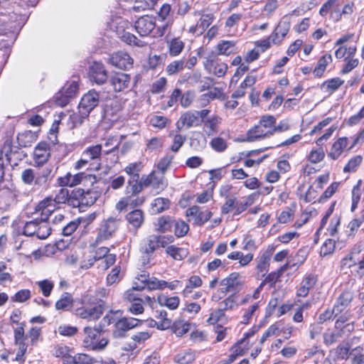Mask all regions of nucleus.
Listing matches in <instances>:
<instances>
[{
	"instance_id": "obj_1",
	"label": "nucleus",
	"mask_w": 364,
	"mask_h": 364,
	"mask_svg": "<svg viewBox=\"0 0 364 364\" xmlns=\"http://www.w3.org/2000/svg\"><path fill=\"white\" fill-rule=\"evenodd\" d=\"M96 175L85 171H80L75 174L67 172L65 175L58 176L55 181V185L60 188L53 197V201L58 209L61 205H67L74 208L73 189L70 191L68 187L74 188L79 185L86 186V182L95 183Z\"/></svg>"
},
{
	"instance_id": "obj_2",
	"label": "nucleus",
	"mask_w": 364,
	"mask_h": 364,
	"mask_svg": "<svg viewBox=\"0 0 364 364\" xmlns=\"http://www.w3.org/2000/svg\"><path fill=\"white\" fill-rule=\"evenodd\" d=\"M74 315L87 321H97L105 310V301L89 294L76 298Z\"/></svg>"
},
{
	"instance_id": "obj_3",
	"label": "nucleus",
	"mask_w": 364,
	"mask_h": 364,
	"mask_svg": "<svg viewBox=\"0 0 364 364\" xmlns=\"http://www.w3.org/2000/svg\"><path fill=\"white\" fill-rule=\"evenodd\" d=\"M122 314L119 310H110L102 318L107 326H112V336L114 338H125L129 331L140 327L144 323V320L122 316Z\"/></svg>"
},
{
	"instance_id": "obj_4",
	"label": "nucleus",
	"mask_w": 364,
	"mask_h": 364,
	"mask_svg": "<svg viewBox=\"0 0 364 364\" xmlns=\"http://www.w3.org/2000/svg\"><path fill=\"white\" fill-rule=\"evenodd\" d=\"M291 28V21L287 16H284L267 37L255 43L261 53L269 50L272 46H280L284 41Z\"/></svg>"
},
{
	"instance_id": "obj_5",
	"label": "nucleus",
	"mask_w": 364,
	"mask_h": 364,
	"mask_svg": "<svg viewBox=\"0 0 364 364\" xmlns=\"http://www.w3.org/2000/svg\"><path fill=\"white\" fill-rule=\"evenodd\" d=\"M100 178L96 176V181L95 183L86 182L90 184V188H73V200L74 208H87L93 205L100 198L102 191L97 186Z\"/></svg>"
},
{
	"instance_id": "obj_6",
	"label": "nucleus",
	"mask_w": 364,
	"mask_h": 364,
	"mask_svg": "<svg viewBox=\"0 0 364 364\" xmlns=\"http://www.w3.org/2000/svg\"><path fill=\"white\" fill-rule=\"evenodd\" d=\"M82 347L87 350L102 351L109 343V340L102 335L100 326H86L82 328Z\"/></svg>"
},
{
	"instance_id": "obj_7",
	"label": "nucleus",
	"mask_w": 364,
	"mask_h": 364,
	"mask_svg": "<svg viewBox=\"0 0 364 364\" xmlns=\"http://www.w3.org/2000/svg\"><path fill=\"white\" fill-rule=\"evenodd\" d=\"M257 200V193H250L242 198V200L236 196H232L225 200L220 207V213L223 215L231 214L236 217L250 208Z\"/></svg>"
},
{
	"instance_id": "obj_8",
	"label": "nucleus",
	"mask_w": 364,
	"mask_h": 364,
	"mask_svg": "<svg viewBox=\"0 0 364 364\" xmlns=\"http://www.w3.org/2000/svg\"><path fill=\"white\" fill-rule=\"evenodd\" d=\"M104 154L101 144H92L87 146L82 152L80 158L75 163V170H80L87 166H91L95 171L102 168V156Z\"/></svg>"
},
{
	"instance_id": "obj_9",
	"label": "nucleus",
	"mask_w": 364,
	"mask_h": 364,
	"mask_svg": "<svg viewBox=\"0 0 364 364\" xmlns=\"http://www.w3.org/2000/svg\"><path fill=\"white\" fill-rule=\"evenodd\" d=\"M272 115H263L257 124L250 128L243 141L253 142L272 136Z\"/></svg>"
},
{
	"instance_id": "obj_10",
	"label": "nucleus",
	"mask_w": 364,
	"mask_h": 364,
	"mask_svg": "<svg viewBox=\"0 0 364 364\" xmlns=\"http://www.w3.org/2000/svg\"><path fill=\"white\" fill-rule=\"evenodd\" d=\"M210 109L200 110H188L182 113L176 125L178 129L198 127L202 125L203 118L210 113Z\"/></svg>"
},
{
	"instance_id": "obj_11",
	"label": "nucleus",
	"mask_w": 364,
	"mask_h": 364,
	"mask_svg": "<svg viewBox=\"0 0 364 364\" xmlns=\"http://www.w3.org/2000/svg\"><path fill=\"white\" fill-rule=\"evenodd\" d=\"M173 241L174 237L171 235H150L141 244L140 251L146 256L151 257L157 249L165 247Z\"/></svg>"
},
{
	"instance_id": "obj_12",
	"label": "nucleus",
	"mask_w": 364,
	"mask_h": 364,
	"mask_svg": "<svg viewBox=\"0 0 364 364\" xmlns=\"http://www.w3.org/2000/svg\"><path fill=\"white\" fill-rule=\"evenodd\" d=\"M281 278L282 276L277 269L267 273L252 294H247L242 297L240 304L246 305L250 303L252 299L257 300L260 297L261 292L265 285H268L269 288H274L277 283L281 282Z\"/></svg>"
},
{
	"instance_id": "obj_13",
	"label": "nucleus",
	"mask_w": 364,
	"mask_h": 364,
	"mask_svg": "<svg viewBox=\"0 0 364 364\" xmlns=\"http://www.w3.org/2000/svg\"><path fill=\"white\" fill-rule=\"evenodd\" d=\"M108 84L114 93L127 94L132 87V76L122 71H113L108 78Z\"/></svg>"
},
{
	"instance_id": "obj_14",
	"label": "nucleus",
	"mask_w": 364,
	"mask_h": 364,
	"mask_svg": "<svg viewBox=\"0 0 364 364\" xmlns=\"http://www.w3.org/2000/svg\"><path fill=\"white\" fill-rule=\"evenodd\" d=\"M120 224L121 220L117 217H109L103 220L98 228L95 242L97 244L102 243L114 237L119 229Z\"/></svg>"
},
{
	"instance_id": "obj_15",
	"label": "nucleus",
	"mask_w": 364,
	"mask_h": 364,
	"mask_svg": "<svg viewBox=\"0 0 364 364\" xmlns=\"http://www.w3.org/2000/svg\"><path fill=\"white\" fill-rule=\"evenodd\" d=\"M203 67L208 74L217 77H223L228 70V64L214 52L210 53L205 57Z\"/></svg>"
},
{
	"instance_id": "obj_16",
	"label": "nucleus",
	"mask_w": 364,
	"mask_h": 364,
	"mask_svg": "<svg viewBox=\"0 0 364 364\" xmlns=\"http://www.w3.org/2000/svg\"><path fill=\"white\" fill-rule=\"evenodd\" d=\"M355 299V291L352 287L344 288L337 296L333 304V309L336 310V316L342 314L350 316V307Z\"/></svg>"
},
{
	"instance_id": "obj_17",
	"label": "nucleus",
	"mask_w": 364,
	"mask_h": 364,
	"mask_svg": "<svg viewBox=\"0 0 364 364\" xmlns=\"http://www.w3.org/2000/svg\"><path fill=\"white\" fill-rule=\"evenodd\" d=\"M51 173V168H46L36 175L33 168H28L22 171L21 180L24 184L28 186H45L50 180Z\"/></svg>"
},
{
	"instance_id": "obj_18",
	"label": "nucleus",
	"mask_w": 364,
	"mask_h": 364,
	"mask_svg": "<svg viewBox=\"0 0 364 364\" xmlns=\"http://www.w3.org/2000/svg\"><path fill=\"white\" fill-rule=\"evenodd\" d=\"M277 247L276 245L269 244L260 251L255 260V271L257 275L264 277L269 272L271 259Z\"/></svg>"
},
{
	"instance_id": "obj_19",
	"label": "nucleus",
	"mask_w": 364,
	"mask_h": 364,
	"mask_svg": "<svg viewBox=\"0 0 364 364\" xmlns=\"http://www.w3.org/2000/svg\"><path fill=\"white\" fill-rule=\"evenodd\" d=\"M336 129V127H330L326 129L323 134L316 140V144L320 147L317 149H312L309 151V154L306 156L308 161L312 164H316L323 161L326 154L322 146L323 145L324 141H328L331 138Z\"/></svg>"
},
{
	"instance_id": "obj_20",
	"label": "nucleus",
	"mask_w": 364,
	"mask_h": 364,
	"mask_svg": "<svg viewBox=\"0 0 364 364\" xmlns=\"http://www.w3.org/2000/svg\"><path fill=\"white\" fill-rule=\"evenodd\" d=\"M107 63L119 70H129L133 68L134 58L128 52L117 50L109 55Z\"/></svg>"
},
{
	"instance_id": "obj_21",
	"label": "nucleus",
	"mask_w": 364,
	"mask_h": 364,
	"mask_svg": "<svg viewBox=\"0 0 364 364\" xmlns=\"http://www.w3.org/2000/svg\"><path fill=\"white\" fill-rule=\"evenodd\" d=\"M156 27V18L153 16L144 15L134 22V29L141 37H151Z\"/></svg>"
},
{
	"instance_id": "obj_22",
	"label": "nucleus",
	"mask_w": 364,
	"mask_h": 364,
	"mask_svg": "<svg viewBox=\"0 0 364 364\" xmlns=\"http://www.w3.org/2000/svg\"><path fill=\"white\" fill-rule=\"evenodd\" d=\"M51 157V146L50 143L46 141H39L35 146L32 159L35 166L40 168L44 166Z\"/></svg>"
},
{
	"instance_id": "obj_23",
	"label": "nucleus",
	"mask_w": 364,
	"mask_h": 364,
	"mask_svg": "<svg viewBox=\"0 0 364 364\" xmlns=\"http://www.w3.org/2000/svg\"><path fill=\"white\" fill-rule=\"evenodd\" d=\"M168 180L165 176L156 170L151 171L148 175L144 176V185L146 188L151 187L157 193L164 191L168 186Z\"/></svg>"
},
{
	"instance_id": "obj_24",
	"label": "nucleus",
	"mask_w": 364,
	"mask_h": 364,
	"mask_svg": "<svg viewBox=\"0 0 364 364\" xmlns=\"http://www.w3.org/2000/svg\"><path fill=\"white\" fill-rule=\"evenodd\" d=\"M185 215L189 221L193 220V225L203 226L212 218L213 213L209 210H202L200 206L194 205L186 209Z\"/></svg>"
},
{
	"instance_id": "obj_25",
	"label": "nucleus",
	"mask_w": 364,
	"mask_h": 364,
	"mask_svg": "<svg viewBox=\"0 0 364 364\" xmlns=\"http://www.w3.org/2000/svg\"><path fill=\"white\" fill-rule=\"evenodd\" d=\"M166 52L171 58L179 56L185 49L186 42L182 36L168 34L165 37Z\"/></svg>"
},
{
	"instance_id": "obj_26",
	"label": "nucleus",
	"mask_w": 364,
	"mask_h": 364,
	"mask_svg": "<svg viewBox=\"0 0 364 364\" xmlns=\"http://www.w3.org/2000/svg\"><path fill=\"white\" fill-rule=\"evenodd\" d=\"M349 139L347 136L338 137L331 145L327 151V156L331 161H338L344 155L345 151L348 150Z\"/></svg>"
},
{
	"instance_id": "obj_27",
	"label": "nucleus",
	"mask_w": 364,
	"mask_h": 364,
	"mask_svg": "<svg viewBox=\"0 0 364 364\" xmlns=\"http://www.w3.org/2000/svg\"><path fill=\"white\" fill-rule=\"evenodd\" d=\"M349 315L342 314L338 316L335 321L333 327L341 339L348 338L354 331L355 323L354 321L349 322Z\"/></svg>"
},
{
	"instance_id": "obj_28",
	"label": "nucleus",
	"mask_w": 364,
	"mask_h": 364,
	"mask_svg": "<svg viewBox=\"0 0 364 364\" xmlns=\"http://www.w3.org/2000/svg\"><path fill=\"white\" fill-rule=\"evenodd\" d=\"M56 210L58 208L53 203L52 196L43 198L35 207V213L40 215L41 222L48 221L51 214Z\"/></svg>"
},
{
	"instance_id": "obj_29",
	"label": "nucleus",
	"mask_w": 364,
	"mask_h": 364,
	"mask_svg": "<svg viewBox=\"0 0 364 364\" xmlns=\"http://www.w3.org/2000/svg\"><path fill=\"white\" fill-rule=\"evenodd\" d=\"M318 282V275L314 273H306L301 280L296 288V296L299 298H305L308 296L311 289H313Z\"/></svg>"
},
{
	"instance_id": "obj_30",
	"label": "nucleus",
	"mask_w": 364,
	"mask_h": 364,
	"mask_svg": "<svg viewBox=\"0 0 364 364\" xmlns=\"http://www.w3.org/2000/svg\"><path fill=\"white\" fill-rule=\"evenodd\" d=\"M99 101V93L92 90L82 97L77 108L82 110V114L87 113L90 115V112L98 105Z\"/></svg>"
},
{
	"instance_id": "obj_31",
	"label": "nucleus",
	"mask_w": 364,
	"mask_h": 364,
	"mask_svg": "<svg viewBox=\"0 0 364 364\" xmlns=\"http://www.w3.org/2000/svg\"><path fill=\"white\" fill-rule=\"evenodd\" d=\"M88 76L91 81L102 85L108 80L107 70L101 62L95 61L89 68Z\"/></svg>"
},
{
	"instance_id": "obj_32",
	"label": "nucleus",
	"mask_w": 364,
	"mask_h": 364,
	"mask_svg": "<svg viewBox=\"0 0 364 364\" xmlns=\"http://www.w3.org/2000/svg\"><path fill=\"white\" fill-rule=\"evenodd\" d=\"M74 348L64 343H57L53 346L51 354L62 362V364H71Z\"/></svg>"
},
{
	"instance_id": "obj_33",
	"label": "nucleus",
	"mask_w": 364,
	"mask_h": 364,
	"mask_svg": "<svg viewBox=\"0 0 364 364\" xmlns=\"http://www.w3.org/2000/svg\"><path fill=\"white\" fill-rule=\"evenodd\" d=\"M123 109L120 100L117 97L106 101L103 108V117L110 121H116Z\"/></svg>"
},
{
	"instance_id": "obj_34",
	"label": "nucleus",
	"mask_w": 364,
	"mask_h": 364,
	"mask_svg": "<svg viewBox=\"0 0 364 364\" xmlns=\"http://www.w3.org/2000/svg\"><path fill=\"white\" fill-rule=\"evenodd\" d=\"M138 279L142 285L136 287V290H143L144 289L149 291L163 290L164 285H165L164 280L159 279L155 277H150L149 274H140Z\"/></svg>"
},
{
	"instance_id": "obj_35",
	"label": "nucleus",
	"mask_w": 364,
	"mask_h": 364,
	"mask_svg": "<svg viewBox=\"0 0 364 364\" xmlns=\"http://www.w3.org/2000/svg\"><path fill=\"white\" fill-rule=\"evenodd\" d=\"M222 122V117L218 114L208 116L203 119V131L208 136H215L219 132Z\"/></svg>"
},
{
	"instance_id": "obj_36",
	"label": "nucleus",
	"mask_w": 364,
	"mask_h": 364,
	"mask_svg": "<svg viewBox=\"0 0 364 364\" xmlns=\"http://www.w3.org/2000/svg\"><path fill=\"white\" fill-rule=\"evenodd\" d=\"M125 220L129 228L137 231L144 223L145 213L141 209L134 208L127 213Z\"/></svg>"
},
{
	"instance_id": "obj_37",
	"label": "nucleus",
	"mask_w": 364,
	"mask_h": 364,
	"mask_svg": "<svg viewBox=\"0 0 364 364\" xmlns=\"http://www.w3.org/2000/svg\"><path fill=\"white\" fill-rule=\"evenodd\" d=\"M223 281L228 284V287L234 293L240 291L245 286V278L240 272H232L223 278Z\"/></svg>"
},
{
	"instance_id": "obj_38",
	"label": "nucleus",
	"mask_w": 364,
	"mask_h": 364,
	"mask_svg": "<svg viewBox=\"0 0 364 364\" xmlns=\"http://www.w3.org/2000/svg\"><path fill=\"white\" fill-rule=\"evenodd\" d=\"M76 299L70 292H64L55 303V309L60 311H72L74 314Z\"/></svg>"
},
{
	"instance_id": "obj_39",
	"label": "nucleus",
	"mask_w": 364,
	"mask_h": 364,
	"mask_svg": "<svg viewBox=\"0 0 364 364\" xmlns=\"http://www.w3.org/2000/svg\"><path fill=\"white\" fill-rule=\"evenodd\" d=\"M261 301H256L246 308L242 309L240 323L244 325L250 324L253 318L258 316L260 311Z\"/></svg>"
},
{
	"instance_id": "obj_40",
	"label": "nucleus",
	"mask_w": 364,
	"mask_h": 364,
	"mask_svg": "<svg viewBox=\"0 0 364 364\" xmlns=\"http://www.w3.org/2000/svg\"><path fill=\"white\" fill-rule=\"evenodd\" d=\"M340 7V0H327L321 6L318 14L321 17H326L329 14V19L333 22H338L336 18H334V13L338 11Z\"/></svg>"
},
{
	"instance_id": "obj_41",
	"label": "nucleus",
	"mask_w": 364,
	"mask_h": 364,
	"mask_svg": "<svg viewBox=\"0 0 364 364\" xmlns=\"http://www.w3.org/2000/svg\"><path fill=\"white\" fill-rule=\"evenodd\" d=\"M214 18V15L211 13L200 14V17L196 24L191 26L189 31L192 33H195L197 31L200 33H203L213 23Z\"/></svg>"
},
{
	"instance_id": "obj_42",
	"label": "nucleus",
	"mask_w": 364,
	"mask_h": 364,
	"mask_svg": "<svg viewBox=\"0 0 364 364\" xmlns=\"http://www.w3.org/2000/svg\"><path fill=\"white\" fill-rule=\"evenodd\" d=\"M332 62L333 58L331 54L326 53L321 55L318 58L316 65L313 70V75L314 77L317 78L323 77L328 65H329Z\"/></svg>"
},
{
	"instance_id": "obj_43",
	"label": "nucleus",
	"mask_w": 364,
	"mask_h": 364,
	"mask_svg": "<svg viewBox=\"0 0 364 364\" xmlns=\"http://www.w3.org/2000/svg\"><path fill=\"white\" fill-rule=\"evenodd\" d=\"M191 322L178 318L173 322L171 321L169 328L171 333L175 334L177 337H182L191 330Z\"/></svg>"
},
{
	"instance_id": "obj_44",
	"label": "nucleus",
	"mask_w": 364,
	"mask_h": 364,
	"mask_svg": "<svg viewBox=\"0 0 364 364\" xmlns=\"http://www.w3.org/2000/svg\"><path fill=\"white\" fill-rule=\"evenodd\" d=\"M218 55L229 56L236 53V42L234 41L223 40L218 43L215 46Z\"/></svg>"
},
{
	"instance_id": "obj_45",
	"label": "nucleus",
	"mask_w": 364,
	"mask_h": 364,
	"mask_svg": "<svg viewBox=\"0 0 364 364\" xmlns=\"http://www.w3.org/2000/svg\"><path fill=\"white\" fill-rule=\"evenodd\" d=\"M120 141L115 136H109L105 139L104 146L105 147H109L107 150L104 151L105 155L113 154L114 159L111 161V164H115L117 162L119 157L117 154L118 149L119 148Z\"/></svg>"
},
{
	"instance_id": "obj_46",
	"label": "nucleus",
	"mask_w": 364,
	"mask_h": 364,
	"mask_svg": "<svg viewBox=\"0 0 364 364\" xmlns=\"http://www.w3.org/2000/svg\"><path fill=\"white\" fill-rule=\"evenodd\" d=\"M202 285L203 280L198 275H192L187 279L186 284L181 294L184 299L188 298L193 293L194 289L200 288Z\"/></svg>"
},
{
	"instance_id": "obj_47",
	"label": "nucleus",
	"mask_w": 364,
	"mask_h": 364,
	"mask_svg": "<svg viewBox=\"0 0 364 364\" xmlns=\"http://www.w3.org/2000/svg\"><path fill=\"white\" fill-rule=\"evenodd\" d=\"M254 253L248 252L244 254L241 251H232L227 255V258L230 260H238L240 267H246L249 265L254 259Z\"/></svg>"
},
{
	"instance_id": "obj_48",
	"label": "nucleus",
	"mask_w": 364,
	"mask_h": 364,
	"mask_svg": "<svg viewBox=\"0 0 364 364\" xmlns=\"http://www.w3.org/2000/svg\"><path fill=\"white\" fill-rule=\"evenodd\" d=\"M175 219L168 215H164L157 218L155 223V230L159 233H165L171 230Z\"/></svg>"
},
{
	"instance_id": "obj_49",
	"label": "nucleus",
	"mask_w": 364,
	"mask_h": 364,
	"mask_svg": "<svg viewBox=\"0 0 364 364\" xmlns=\"http://www.w3.org/2000/svg\"><path fill=\"white\" fill-rule=\"evenodd\" d=\"M38 136L31 130H26L18 133L16 136L18 144L20 147H30L37 139Z\"/></svg>"
},
{
	"instance_id": "obj_50",
	"label": "nucleus",
	"mask_w": 364,
	"mask_h": 364,
	"mask_svg": "<svg viewBox=\"0 0 364 364\" xmlns=\"http://www.w3.org/2000/svg\"><path fill=\"white\" fill-rule=\"evenodd\" d=\"M196 358V351L188 348L176 353L173 358V361L177 364H191Z\"/></svg>"
},
{
	"instance_id": "obj_51",
	"label": "nucleus",
	"mask_w": 364,
	"mask_h": 364,
	"mask_svg": "<svg viewBox=\"0 0 364 364\" xmlns=\"http://www.w3.org/2000/svg\"><path fill=\"white\" fill-rule=\"evenodd\" d=\"M157 301L161 306H165L169 310H176L178 308L181 299L178 296H166L159 294L157 297Z\"/></svg>"
},
{
	"instance_id": "obj_52",
	"label": "nucleus",
	"mask_w": 364,
	"mask_h": 364,
	"mask_svg": "<svg viewBox=\"0 0 364 364\" xmlns=\"http://www.w3.org/2000/svg\"><path fill=\"white\" fill-rule=\"evenodd\" d=\"M360 250H356L355 248H353L350 251L341 259L340 262V269L342 271H345L346 269H351L355 264L357 263L356 256L359 254Z\"/></svg>"
},
{
	"instance_id": "obj_53",
	"label": "nucleus",
	"mask_w": 364,
	"mask_h": 364,
	"mask_svg": "<svg viewBox=\"0 0 364 364\" xmlns=\"http://www.w3.org/2000/svg\"><path fill=\"white\" fill-rule=\"evenodd\" d=\"M344 82L345 81L338 77H333L325 80L321 85V89L323 92L331 95L337 91L344 84Z\"/></svg>"
},
{
	"instance_id": "obj_54",
	"label": "nucleus",
	"mask_w": 364,
	"mask_h": 364,
	"mask_svg": "<svg viewBox=\"0 0 364 364\" xmlns=\"http://www.w3.org/2000/svg\"><path fill=\"white\" fill-rule=\"evenodd\" d=\"M119 38L126 44L133 47H144L146 43L139 39L135 35L129 32L123 31L122 33L117 31Z\"/></svg>"
},
{
	"instance_id": "obj_55",
	"label": "nucleus",
	"mask_w": 364,
	"mask_h": 364,
	"mask_svg": "<svg viewBox=\"0 0 364 364\" xmlns=\"http://www.w3.org/2000/svg\"><path fill=\"white\" fill-rule=\"evenodd\" d=\"M296 210V203L293 202L289 206L281 211L277 218L279 223L287 224L293 220Z\"/></svg>"
},
{
	"instance_id": "obj_56",
	"label": "nucleus",
	"mask_w": 364,
	"mask_h": 364,
	"mask_svg": "<svg viewBox=\"0 0 364 364\" xmlns=\"http://www.w3.org/2000/svg\"><path fill=\"white\" fill-rule=\"evenodd\" d=\"M341 181H333L329 186L323 191L318 198L319 203H324L329 200L338 190L341 186Z\"/></svg>"
},
{
	"instance_id": "obj_57",
	"label": "nucleus",
	"mask_w": 364,
	"mask_h": 364,
	"mask_svg": "<svg viewBox=\"0 0 364 364\" xmlns=\"http://www.w3.org/2000/svg\"><path fill=\"white\" fill-rule=\"evenodd\" d=\"M185 69V58L176 59L170 62L166 67L168 75H175Z\"/></svg>"
},
{
	"instance_id": "obj_58",
	"label": "nucleus",
	"mask_w": 364,
	"mask_h": 364,
	"mask_svg": "<svg viewBox=\"0 0 364 364\" xmlns=\"http://www.w3.org/2000/svg\"><path fill=\"white\" fill-rule=\"evenodd\" d=\"M146 186L144 185V176L140 179L139 178H128L127 189H130L132 196H137L140 193Z\"/></svg>"
},
{
	"instance_id": "obj_59",
	"label": "nucleus",
	"mask_w": 364,
	"mask_h": 364,
	"mask_svg": "<svg viewBox=\"0 0 364 364\" xmlns=\"http://www.w3.org/2000/svg\"><path fill=\"white\" fill-rule=\"evenodd\" d=\"M362 180L359 179L357 181L356 183L353 186L351 191V207L350 210L353 212L357 208L358 205L360 200L361 195H362Z\"/></svg>"
},
{
	"instance_id": "obj_60",
	"label": "nucleus",
	"mask_w": 364,
	"mask_h": 364,
	"mask_svg": "<svg viewBox=\"0 0 364 364\" xmlns=\"http://www.w3.org/2000/svg\"><path fill=\"white\" fill-rule=\"evenodd\" d=\"M219 284L220 287L213 291L211 295L212 301L218 302L227 296L228 293L232 291L230 287H228V284L223 281V279L220 280Z\"/></svg>"
},
{
	"instance_id": "obj_61",
	"label": "nucleus",
	"mask_w": 364,
	"mask_h": 364,
	"mask_svg": "<svg viewBox=\"0 0 364 364\" xmlns=\"http://www.w3.org/2000/svg\"><path fill=\"white\" fill-rule=\"evenodd\" d=\"M89 114H82V110L78 109L77 112L71 114L68 119V124L71 129L77 128L82 124L85 119L89 117Z\"/></svg>"
},
{
	"instance_id": "obj_62",
	"label": "nucleus",
	"mask_w": 364,
	"mask_h": 364,
	"mask_svg": "<svg viewBox=\"0 0 364 364\" xmlns=\"http://www.w3.org/2000/svg\"><path fill=\"white\" fill-rule=\"evenodd\" d=\"M151 205L153 212L155 214H159L169 209L171 201L168 198L159 197L155 198Z\"/></svg>"
},
{
	"instance_id": "obj_63",
	"label": "nucleus",
	"mask_w": 364,
	"mask_h": 364,
	"mask_svg": "<svg viewBox=\"0 0 364 364\" xmlns=\"http://www.w3.org/2000/svg\"><path fill=\"white\" fill-rule=\"evenodd\" d=\"M363 157L361 155H355L352 156L343 168V173H354L357 171L359 166L362 164Z\"/></svg>"
},
{
	"instance_id": "obj_64",
	"label": "nucleus",
	"mask_w": 364,
	"mask_h": 364,
	"mask_svg": "<svg viewBox=\"0 0 364 364\" xmlns=\"http://www.w3.org/2000/svg\"><path fill=\"white\" fill-rule=\"evenodd\" d=\"M221 309L225 312L227 311H232L238 306L237 295L232 293L223 299L220 302Z\"/></svg>"
}]
</instances>
